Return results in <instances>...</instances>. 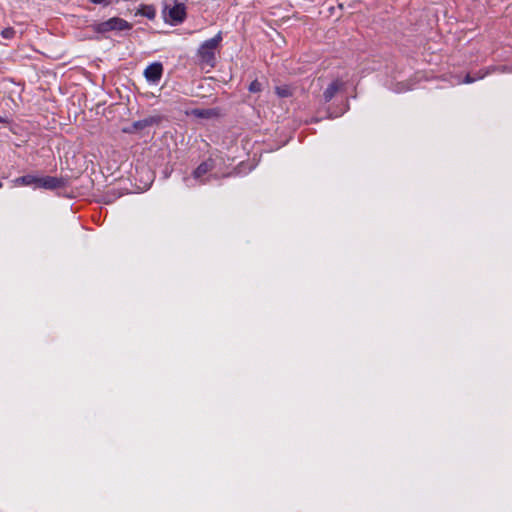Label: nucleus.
<instances>
[{
    "label": "nucleus",
    "mask_w": 512,
    "mask_h": 512,
    "mask_svg": "<svg viewBox=\"0 0 512 512\" xmlns=\"http://www.w3.org/2000/svg\"><path fill=\"white\" fill-rule=\"evenodd\" d=\"M14 187L20 186H34V188H43L46 190H54L65 186V181L62 178L45 176L38 177L35 175H24L12 180Z\"/></svg>",
    "instance_id": "1"
},
{
    "label": "nucleus",
    "mask_w": 512,
    "mask_h": 512,
    "mask_svg": "<svg viewBox=\"0 0 512 512\" xmlns=\"http://www.w3.org/2000/svg\"><path fill=\"white\" fill-rule=\"evenodd\" d=\"M163 17L167 23L177 25L186 18V7L176 0H167L163 9Z\"/></svg>",
    "instance_id": "2"
},
{
    "label": "nucleus",
    "mask_w": 512,
    "mask_h": 512,
    "mask_svg": "<svg viewBox=\"0 0 512 512\" xmlns=\"http://www.w3.org/2000/svg\"><path fill=\"white\" fill-rule=\"evenodd\" d=\"M222 41V33L218 32L213 38L206 40L198 49V56L202 62L214 65L215 53Z\"/></svg>",
    "instance_id": "3"
},
{
    "label": "nucleus",
    "mask_w": 512,
    "mask_h": 512,
    "mask_svg": "<svg viewBox=\"0 0 512 512\" xmlns=\"http://www.w3.org/2000/svg\"><path fill=\"white\" fill-rule=\"evenodd\" d=\"M131 24L128 23L126 20L119 18V17H113L108 19L107 21L101 22L97 24L96 31L100 33L109 32L113 30H129L131 29Z\"/></svg>",
    "instance_id": "4"
},
{
    "label": "nucleus",
    "mask_w": 512,
    "mask_h": 512,
    "mask_svg": "<svg viewBox=\"0 0 512 512\" xmlns=\"http://www.w3.org/2000/svg\"><path fill=\"white\" fill-rule=\"evenodd\" d=\"M215 167V162L212 158H208L207 160L203 161L198 167L193 171V177L200 181L201 183H204L205 180L203 179L204 176H206L209 172H211Z\"/></svg>",
    "instance_id": "5"
},
{
    "label": "nucleus",
    "mask_w": 512,
    "mask_h": 512,
    "mask_svg": "<svg viewBox=\"0 0 512 512\" xmlns=\"http://www.w3.org/2000/svg\"><path fill=\"white\" fill-rule=\"evenodd\" d=\"M163 74V66L160 62L150 64L144 71V75L149 82L157 83Z\"/></svg>",
    "instance_id": "6"
},
{
    "label": "nucleus",
    "mask_w": 512,
    "mask_h": 512,
    "mask_svg": "<svg viewBox=\"0 0 512 512\" xmlns=\"http://www.w3.org/2000/svg\"><path fill=\"white\" fill-rule=\"evenodd\" d=\"M344 88V82L336 78L332 80L323 92L324 101L330 102L334 96Z\"/></svg>",
    "instance_id": "7"
},
{
    "label": "nucleus",
    "mask_w": 512,
    "mask_h": 512,
    "mask_svg": "<svg viewBox=\"0 0 512 512\" xmlns=\"http://www.w3.org/2000/svg\"><path fill=\"white\" fill-rule=\"evenodd\" d=\"M136 14H140L148 19H154L156 16V9L153 5H142Z\"/></svg>",
    "instance_id": "8"
},
{
    "label": "nucleus",
    "mask_w": 512,
    "mask_h": 512,
    "mask_svg": "<svg viewBox=\"0 0 512 512\" xmlns=\"http://www.w3.org/2000/svg\"><path fill=\"white\" fill-rule=\"evenodd\" d=\"M488 73H489L488 71H485V72L479 71V72H477L475 77H472L470 74H467L465 76L464 80L458 79L455 84H458V85L462 84V83L470 84V83L475 82L477 79H483L486 75H488Z\"/></svg>",
    "instance_id": "9"
},
{
    "label": "nucleus",
    "mask_w": 512,
    "mask_h": 512,
    "mask_svg": "<svg viewBox=\"0 0 512 512\" xmlns=\"http://www.w3.org/2000/svg\"><path fill=\"white\" fill-rule=\"evenodd\" d=\"M193 113H194V115L201 117V118H208L215 114L212 110H200V109L194 110Z\"/></svg>",
    "instance_id": "10"
},
{
    "label": "nucleus",
    "mask_w": 512,
    "mask_h": 512,
    "mask_svg": "<svg viewBox=\"0 0 512 512\" xmlns=\"http://www.w3.org/2000/svg\"><path fill=\"white\" fill-rule=\"evenodd\" d=\"M276 93L280 97H289V96H291V90H290V88L288 86L277 87L276 88Z\"/></svg>",
    "instance_id": "11"
},
{
    "label": "nucleus",
    "mask_w": 512,
    "mask_h": 512,
    "mask_svg": "<svg viewBox=\"0 0 512 512\" xmlns=\"http://www.w3.org/2000/svg\"><path fill=\"white\" fill-rule=\"evenodd\" d=\"M15 30L11 27L2 30L1 35L5 39H12L15 36Z\"/></svg>",
    "instance_id": "12"
},
{
    "label": "nucleus",
    "mask_w": 512,
    "mask_h": 512,
    "mask_svg": "<svg viewBox=\"0 0 512 512\" xmlns=\"http://www.w3.org/2000/svg\"><path fill=\"white\" fill-rule=\"evenodd\" d=\"M261 89H262L261 83L259 81H257V80H254L249 85V91L252 92V93L260 92Z\"/></svg>",
    "instance_id": "13"
},
{
    "label": "nucleus",
    "mask_w": 512,
    "mask_h": 512,
    "mask_svg": "<svg viewBox=\"0 0 512 512\" xmlns=\"http://www.w3.org/2000/svg\"><path fill=\"white\" fill-rule=\"evenodd\" d=\"M2 186H3V184H2V182H0V188H2Z\"/></svg>",
    "instance_id": "14"
}]
</instances>
